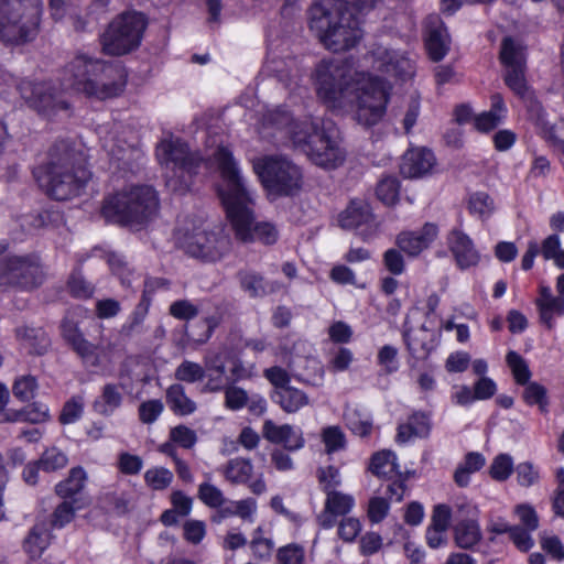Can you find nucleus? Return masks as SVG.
<instances>
[{
	"label": "nucleus",
	"mask_w": 564,
	"mask_h": 564,
	"mask_svg": "<svg viewBox=\"0 0 564 564\" xmlns=\"http://www.w3.org/2000/svg\"><path fill=\"white\" fill-rule=\"evenodd\" d=\"M67 456L59 449L52 447L46 449L39 464L45 471H54L64 468L67 465Z\"/></svg>",
	"instance_id": "58"
},
{
	"label": "nucleus",
	"mask_w": 564,
	"mask_h": 564,
	"mask_svg": "<svg viewBox=\"0 0 564 564\" xmlns=\"http://www.w3.org/2000/svg\"><path fill=\"white\" fill-rule=\"evenodd\" d=\"M467 208L471 216L487 220L495 214L496 203L488 193L479 191L469 195Z\"/></svg>",
	"instance_id": "35"
},
{
	"label": "nucleus",
	"mask_w": 564,
	"mask_h": 564,
	"mask_svg": "<svg viewBox=\"0 0 564 564\" xmlns=\"http://www.w3.org/2000/svg\"><path fill=\"white\" fill-rule=\"evenodd\" d=\"M173 478V473L165 467H151L144 473V482L152 490L166 489Z\"/></svg>",
	"instance_id": "44"
},
{
	"label": "nucleus",
	"mask_w": 564,
	"mask_h": 564,
	"mask_svg": "<svg viewBox=\"0 0 564 564\" xmlns=\"http://www.w3.org/2000/svg\"><path fill=\"white\" fill-rule=\"evenodd\" d=\"M36 390L37 382L32 376L19 377L12 387L13 395L22 402L33 399Z\"/></svg>",
	"instance_id": "54"
},
{
	"label": "nucleus",
	"mask_w": 564,
	"mask_h": 564,
	"mask_svg": "<svg viewBox=\"0 0 564 564\" xmlns=\"http://www.w3.org/2000/svg\"><path fill=\"white\" fill-rule=\"evenodd\" d=\"M436 166L434 153L425 148H413L405 152L400 165L403 176L419 178L431 174Z\"/></svg>",
	"instance_id": "18"
},
{
	"label": "nucleus",
	"mask_w": 564,
	"mask_h": 564,
	"mask_svg": "<svg viewBox=\"0 0 564 564\" xmlns=\"http://www.w3.org/2000/svg\"><path fill=\"white\" fill-rule=\"evenodd\" d=\"M478 510L471 502L462 501L455 505L454 514L460 519L455 525V541L462 549H469L476 545L481 539V531L478 522L475 520Z\"/></svg>",
	"instance_id": "16"
},
{
	"label": "nucleus",
	"mask_w": 564,
	"mask_h": 564,
	"mask_svg": "<svg viewBox=\"0 0 564 564\" xmlns=\"http://www.w3.org/2000/svg\"><path fill=\"white\" fill-rule=\"evenodd\" d=\"M431 430V422L424 413H414L408 422L398 427L397 442L404 444L413 437H425Z\"/></svg>",
	"instance_id": "28"
},
{
	"label": "nucleus",
	"mask_w": 564,
	"mask_h": 564,
	"mask_svg": "<svg viewBox=\"0 0 564 564\" xmlns=\"http://www.w3.org/2000/svg\"><path fill=\"white\" fill-rule=\"evenodd\" d=\"M248 403V393L242 388L228 386L225 388V406L231 411H239Z\"/></svg>",
	"instance_id": "59"
},
{
	"label": "nucleus",
	"mask_w": 564,
	"mask_h": 564,
	"mask_svg": "<svg viewBox=\"0 0 564 564\" xmlns=\"http://www.w3.org/2000/svg\"><path fill=\"white\" fill-rule=\"evenodd\" d=\"M366 70H354L347 61L323 59L312 73L317 98L325 107L339 115H350L360 126L378 124L387 112L391 84L404 83L415 75V63L405 52L391 44H375L364 57Z\"/></svg>",
	"instance_id": "1"
},
{
	"label": "nucleus",
	"mask_w": 564,
	"mask_h": 564,
	"mask_svg": "<svg viewBox=\"0 0 564 564\" xmlns=\"http://www.w3.org/2000/svg\"><path fill=\"white\" fill-rule=\"evenodd\" d=\"M253 171L270 196L293 195L303 185L301 167L284 156L259 158L253 161Z\"/></svg>",
	"instance_id": "11"
},
{
	"label": "nucleus",
	"mask_w": 564,
	"mask_h": 564,
	"mask_svg": "<svg viewBox=\"0 0 564 564\" xmlns=\"http://www.w3.org/2000/svg\"><path fill=\"white\" fill-rule=\"evenodd\" d=\"M262 432L268 441L282 444L289 451H297L304 446L302 430L290 424L276 425L271 420H267Z\"/></svg>",
	"instance_id": "22"
},
{
	"label": "nucleus",
	"mask_w": 564,
	"mask_h": 564,
	"mask_svg": "<svg viewBox=\"0 0 564 564\" xmlns=\"http://www.w3.org/2000/svg\"><path fill=\"white\" fill-rule=\"evenodd\" d=\"M486 465V457L478 452H469L457 465L454 473V480L459 487H467L473 474L479 471Z\"/></svg>",
	"instance_id": "31"
},
{
	"label": "nucleus",
	"mask_w": 564,
	"mask_h": 564,
	"mask_svg": "<svg viewBox=\"0 0 564 564\" xmlns=\"http://www.w3.org/2000/svg\"><path fill=\"white\" fill-rule=\"evenodd\" d=\"M52 540V535L45 524H35L24 542L26 553L32 557H40Z\"/></svg>",
	"instance_id": "38"
},
{
	"label": "nucleus",
	"mask_w": 564,
	"mask_h": 564,
	"mask_svg": "<svg viewBox=\"0 0 564 564\" xmlns=\"http://www.w3.org/2000/svg\"><path fill=\"white\" fill-rule=\"evenodd\" d=\"M19 90L29 106L44 117L52 118L68 109V102L55 94V87L51 83L24 80L19 85Z\"/></svg>",
	"instance_id": "14"
},
{
	"label": "nucleus",
	"mask_w": 564,
	"mask_h": 564,
	"mask_svg": "<svg viewBox=\"0 0 564 564\" xmlns=\"http://www.w3.org/2000/svg\"><path fill=\"white\" fill-rule=\"evenodd\" d=\"M523 400L529 405H538L541 412L547 411L546 389L538 382H530L523 391Z\"/></svg>",
	"instance_id": "51"
},
{
	"label": "nucleus",
	"mask_w": 564,
	"mask_h": 564,
	"mask_svg": "<svg viewBox=\"0 0 564 564\" xmlns=\"http://www.w3.org/2000/svg\"><path fill=\"white\" fill-rule=\"evenodd\" d=\"M204 367L189 360H184L175 370V378L188 383L200 381L204 379Z\"/></svg>",
	"instance_id": "53"
},
{
	"label": "nucleus",
	"mask_w": 564,
	"mask_h": 564,
	"mask_svg": "<svg viewBox=\"0 0 564 564\" xmlns=\"http://www.w3.org/2000/svg\"><path fill=\"white\" fill-rule=\"evenodd\" d=\"M347 427L360 437L368 436L372 431L371 415L361 408L348 406L344 414Z\"/></svg>",
	"instance_id": "33"
},
{
	"label": "nucleus",
	"mask_w": 564,
	"mask_h": 564,
	"mask_svg": "<svg viewBox=\"0 0 564 564\" xmlns=\"http://www.w3.org/2000/svg\"><path fill=\"white\" fill-rule=\"evenodd\" d=\"M437 235V226L426 223L421 229L400 232L397 237V245L409 257H417L430 248Z\"/></svg>",
	"instance_id": "17"
},
{
	"label": "nucleus",
	"mask_w": 564,
	"mask_h": 564,
	"mask_svg": "<svg viewBox=\"0 0 564 564\" xmlns=\"http://www.w3.org/2000/svg\"><path fill=\"white\" fill-rule=\"evenodd\" d=\"M104 148L115 161L118 163L122 162L123 165L129 164L132 160L139 159L141 155L140 150L133 143H128L127 140H120L118 135L112 132L104 138Z\"/></svg>",
	"instance_id": "25"
},
{
	"label": "nucleus",
	"mask_w": 564,
	"mask_h": 564,
	"mask_svg": "<svg viewBox=\"0 0 564 564\" xmlns=\"http://www.w3.org/2000/svg\"><path fill=\"white\" fill-rule=\"evenodd\" d=\"M433 332L425 326L412 328L405 326L404 340L410 352L416 358H424L432 349Z\"/></svg>",
	"instance_id": "26"
},
{
	"label": "nucleus",
	"mask_w": 564,
	"mask_h": 564,
	"mask_svg": "<svg viewBox=\"0 0 564 564\" xmlns=\"http://www.w3.org/2000/svg\"><path fill=\"white\" fill-rule=\"evenodd\" d=\"M177 246L192 258L204 262L223 259L231 248V240L220 227L197 220H185L175 231Z\"/></svg>",
	"instance_id": "8"
},
{
	"label": "nucleus",
	"mask_w": 564,
	"mask_h": 564,
	"mask_svg": "<svg viewBox=\"0 0 564 564\" xmlns=\"http://www.w3.org/2000/svg\"><path fill=\"white\" fill-rule=\"evenodd\" d=\"M34 176L47 194L57 200L80 195L90 178V172L77 164V153L66 143L55 147L51 161L34 170Z\"/></svg>",
	"instance_id": "7"
},
{
	"label": "nucleus",
	"mask_w": 564,
	"mask_h": 564,
	"mask_svg": "<svg viewBox=\"0 0 564 564\" xmlns=\"http://www.w3.org/2000/svg\"><path fill=\"white\" fill-rule=\"evenodd\" d=\"M78 499H74L72 501L62 502L54 511L52 523L56 528H63L68 524L77 509H80L82 506L77 505Z\"/></svg>",
	"instance_id": "57"
},
{
	"label": "nucleus",
	"mask_w": 564,
	"mask_h": 564,
	"mask_svg": "<svg viewBox=\"0 0 564 564\" xmlns=\"http://www.w3.org/2000/svg\"><path fill=\"white\" fill-rule=\"evenodd\" d=\"M61 327L63 337L73 346L77 354L84 352L87 349L89 341L84 338L78 329L77 322L66 316Z\"/></svg>",
	"instance_id": "43"
},
{
	"label": "nucleus",
	"mask_w": 564,
	"mask_h": 564,
	"mask_svg": "<svg viewBox=\"0 0 564 564\" xmlns=\"http://www.w3.org/2000/svg\"><path fill=\"white\" fill-rule=\"evenodd\" d=\"M380 0H317L308 11L310 30L335 53L352 48L361 39L360 17Z\"/></svg>",
	"instance_id": "4"
},
{
	"label": "nucleus",
	"mask_w": 564,
	"mask_h": 564,
	"mask_svg": "<svg viewBox=\"0 0 564 564\" xmlns=\"http://www.w3.org/2000/svg\"><path fill=\"white\" fill-rule=\"evenodd\" d=\"M220 149L231 154L218 138H210L206 143L207 159L203 160L196 154L189 153L187 145L182 140L173 137L162 139L156 145L155 155L164 170L166 186L172 192L183 194L189 189L193 176L198 173L200 167L215 166L220 174L217 160V152Z\"/></svg>",
	"instance_id": "6"
},
{
	"label": "nucleus",
	"mask_w": 564,
	"mask_h": 564,
	"mask_svg": "<svg viewBox=\"0 0 564 564\" xmlns=\"http://www.w3.org/2000/svg\"><path fill=\"white\" fill-rule=\"evenodd\" d=\"M109 347L95 346L91 343H88L87 349L78 355L87 368L104 370L112 362Z\"/></svg>",
	"instance_id": "37"
},
{
	"label": "nucleus",
	"mask_w": 564,
	"mask_h": 564,
	"mask_svg": "<svg viewBox=\"0 0 564 564\" xmlns=\"http://www.w3.org/2000/svg\"><path fill=\"white\" fill-rule=\"evenodd\" d=\"M517 482L521 487H532L540 481V470L530 462H522L514 468Z\"/></svg>",
	"instance_id": "55"
},
{
	"label": "nucleus",
	"mask_w": 564,
	"mask_h": 564,
	"mask_svg": "<svg viewBox=\"0 0 564 564\" xmlns=\"http://www.w3.org/2000/svg\"><path fill=\"white\" fill-rule=\"evenodd\" d=\"M500 61L505 66L525 65L523 45L511 37H505L501 43Z\"/></svg>",
	"instance_id": "41"
},
{
	"label": "nucleus",
	"mask_w": 564,
	"mask_h": 564,
	"mask_svg": "<svg viewBox=\"0 0 564 564\" xmlns=\"http://www.w3.org/2000/svg\"><path fill=\"white\" fill-rule=\"evenodd\" d=\"M507 115V107L501 95L491 97V109L475 117V127L480 132H488L499 126Z\"/></svg>",
	"instance_id": "27"
},
{
	"label": "nucleus",
	"mask_w": 564,
	"mask_h": 564,
	"mask_svg": "<svg viewBox=\"0 0 564 564\" xmlns=\"http://www.w3.org/2000/svg\"><path fill=\"white\" fill-rule=\"evenodd\" d=\"M147 19L139 12H124L113 19L101 36L102 51L120 56L132 52L141 44Z\"/></svg>",
	"instance_id": "12"
},
{
	"label": "nucleus",
	"mask_w": 564,
	"mask_h": 564,
	"mask_svg": "<svg viewBox=\"0 0 564 564\" xmlns=\"http://www.w3.org/2000/svg\"><path fill=\"white\" fill-rule=\"evenodd\" d=\"M370 470L378 477L386 478H393L401 474L397 463V456L391 451L376 453L371 458Z\"/></svg>",
	"instance_id": "36"
},
{
	"label": "nucleus",
	"mask_w": 564,
	"mask_h": 564,
	"mask_svg": "<svg viewBox=\"0 0 564 564\" xmlns=\"http://www.w3.org/2000/svg\"><path fill=\"white\" fill-rule=\"evenodd\" d=\"M273 400L286 413L299 412L310 402L308 397L304 391L292 386L282 387L280 390H275Z\"/></svg>",
	"instance_id": "29"
},
{
	"label": "nucleus",
	"mask_w": 564,
	"mask_h": 564,
	"mask_svg": "<svg viewBox=\"0 0 564 564\" xmlns=\"http://www.w3.org/2000/svg\"><path fill=\"white\" fill-rule=\"evenodd\" d=\"M275 547L272 536L262 527H258L251 538L250 549L258 560H270Z\"/></svg>",
	"instance_id": "40"
},
{
	"label": "nucleus",
	"mask_w": 564,
	"mask_h": 564,
	"mask_svg": "<svg viewBox=\"0 0 564 564\" xmlns=\"http://www.w3.org/2000/svg\"><path fill=\"white\" fill-rule=\"evenodd\" d=\"M535 304L541 322L549 328L553 327L555 317L564 316V297L554 295L549 286H541Z\"/></svg>",
	"instance_id": "24"
},
{
	"label": "nucleus",
	"mask_w": 564,
	"mask_h": 564,
	"mask_svg": "<svg viewBox=\"0 0 564 564\" xmlns=\"http://www.w3.org/2000/svg\"><path fill=\"white\" fill-rule=\"evenodd\" d=\"M228 355L219 351L205 357V386L207 392H218L230 384V378L227 370Z\"/></svg>",
	"instance_id": "19"
},
{
	"label": "nucleus",
	"mask_w": 564,
	"mask_h": 564,
	"mask_svg": "<svg viewBox=\"0 0 564 564\" xmlns=\"http://www.w3.org/2000/svg\"><path fill=\"white\" fill-rule=\"evenodd\" d=\"M259 132L279 138L325 170H334L345 161L337 129L326 127L319 117L305 115L292 119L284 109H270L262 115Z\"/></svg>",
	"instance_id": "2"
},
{
	"label": "nucleus",
	"mask_w": 564,
	"mask_h": 564,
	"mask_svg": "<svg viewBox=\"0 0 564 564\" xmlns=\"http://www.w3.org/2000/svg\"><path fill=\"white\" fill-rule=\"evenodd\" d=\"M448 246L460 269L476 265L480 259L473 240L460 230H453L448 236Z\"/></svg>",
	"instance_id": "23"
},
{
	"label": "nucleus",
	"mask_w": 564,
	"mask_h": 564,
	"mask_svg": "<svg viewBox=\"0 0 564 564\" xmlns=\"http://www.w3.org/2000/svg\"><path fill=\"white\" fill-rule=\"evenodd\" d=\"M338 225L343 229L356 230L364 239L372 238L379 229L370 205L364 199H351L347 207L338 214Z\"/></svg>",
	"instance_id": "15"
},
{
	"label": "nucleus",
	"mask_w": 564,
	"mask_h": 564,
	"mask_svg": "<svg viewBox=\"0 0 564 564\" xmlns=\"http://www.w3.org/2000/svg\"><path fill=\"white\" fill-rule=\"evenodd\" d=\"M276 556L280 564H303L304 549L299 544H289L280 547Z\"/></svg>",
	"instance_id": "64"
},
{
	"label": "nucleus",
	"mask_w": 564,
	"mask_h": 564,
	"mask_svg": "<svg viewBox=\"0 0 564 564\" xmlns=\"http://www.w3.org/2000/svg\"><path fill=\"white\" fill-rule=\"evenodd\" d=\"M41 281L42 271L34 259L21 256H6L0 259V289H31Z\"/></svg>",
	"instance_id": "13"
},
{
	"label": "nucleus",
	"mask_w": 564,
	"mask_h": 564,
	"mask_svg": "<svg viewBox=\"0 0 564 564\" xmlns=\"http://www.w3.org/2000/svg\"><path fill=\"white\" fill-rule=\"evenodd\" d=\"M221 473L228 482L231 485L247 484L253 473V465L249 459L232 458L221 467Z\"/></svg>",
	"instance_id": "32"
},
{
	"label": "nucleus",
	"mask_w": 564,
	"mask_h": 564,
	"mask_svg": "<svg viewBox=\"0 0 564 564\" xmlns=\"http://www.w3.org/2000/svg\"><path fill=\"white\" fill-rule=\"evenodd\" d=\"M513 470V459L506 453L497 455L489 466V475L496 481H506Z\"/></svg>",
	"instance_id": "45"
},
{
	"label": "nucleus",
	"mask_w": 564,
	"mask_h": 564,
	"mask_svg": "<svg viewBox=\"0 0 564 564\" xmlns=\"http://www.w3.org/2000/svg\"><path fill=\"white\" fill-rule=\"evenodd\" d=\"M507 364L517 383L525 384L529 382L531 377L529 366L518 352L509 351L507 354Z\"/></svg>",
	"instance_id": "52"
},
{
	"label": "nucleus",
	"mask_w": 564,
	"mask_h": 564,
	"mask_svg": "<svg viewBox=\"0 0 564 564\" xmlns=\"http://www.w3.org/2000/svg\"><path fill=\"white\" fill-rule=\"evenodd\" d=\"M166 403L177 415H189L196 411V403L187 397L183 386L175 383L166 390Z\"/></svg>",
	"instance_id": "34"
},
{
	"label": "nucleus",
	"mask_w": 564,
	"mask_h": 564,
	"mask_svg": "<svg viewBox=\"0 0 564 564\" xmlns=\"http://www.w3.org/2000/svg\"><path fill=\"white\" fill-rule=\"evenodd\" d=\"M117 467L124 475H138L143 467V460L138 455L123 452L118 456Z\"/></svg>",
	"instance_id": "62"
},
{
	"label": "nucleus",
	"mask_w": 564,
	"mask_h": 564,
	"mask_svg": "<svg viewBox=\"0 0 564 564\" xmlns=\"http://www.w3.org/2000/svg\"><path fill=\"white\" fill-rule=\"evenodd\" d=\"M354 496L335 490L326 494L324 510L318 517L319 524L325 529H330L335 524V518L348 514L355 507Z\"/></svg>",
	"instance_id": "20"
},
{
	"label": "nucleus",
	"mask_w": 564,
	"mask_h": 564,
	"mask_svg": "<svg viewBox=\"0 0 564 564\" xmlns=\"http://www.w3.org/2000/svg\"><path fill=\"white\" fill-rule=\"evenodd\" d=\"M197 496L209 508H219L226 502L223 490L209 481H204L198 486Z\"/></svg>",
	"instance_id": "46"
},
{
	"label": "nucleus",
	"mask_w": 564,
	"mask_h": 564,
	"mask_svg": "<svg viewBox=\"0 0 564 564\" xmlns=\"http://www.w3.org/2000/svg\"><path fill=\"white\" fill-rule=\"evenodd\" d=\"M505 82L517 95L525 97L528 86L524 78L525 65L506 66Z\"/></svg>",
	"instance_id": "48"
},
{
	"label": "nucleus",
	"mask_w": 564,
	"mask_h": 564,
	"mask_svg": "<svg viewBox=\"0 0 564 564\" xmlns=\"http://www.w3.org/2000/svg\"><path fill=\"white\" fill-rule=\"evenodd\" d=\"M316 477L321 489L326 494L337 490L341 485L340 470L335 466L319 467Z\"/></svg>",
	"instance_id": "49"
},
{
	"label": "nucleus",
	"mask_w": 564,
	"mask_h": 564,
	"mask_svg": "<svg viewBox=\"0 0 564 564\" xmlns=\"http://www.w3.org/2000/svg\"><path fill=\"white\" fill-rule=\"evenodd\" d=\"M86 479V471L82 467H75L65 480L56 485V494L64 499L72 498L83 490Z\"/></svg>",
	"instance_id": "39"
},
{
	"label": "nucleus",
	"mask_w": 564,
	"mask_h": 564,
	"mask_svg": "<svg viewBox=\"0 0 564 564\" xmlns=\"http://www.w3.org/2000/svg\"><path fill=\"white\" fill-rule=\"evenodd\" d=\"M158 209V194L151 186H130L109 196L101 213L108 221L134 226L150 220Z\"/></svg>",
	"instance_id": "9"
},
{
	"label": "nucleus",
	"mask_w": 564,
	"mask_h": 564,
	"mask_svg": "<svg viewBox=\"0 0 564 564\" xmlns=\"http://www.w3.org/2000/svg\"><path fill=\"white\" fill-rule=\"evenodd\" d=\"M41 14V0H0V40L17 44L33 40Z\"/></svg>",
	"instance_id": "10"
},
{
	"label": "nucleus",
	"mask_w": 564,
	"mask_h": 564,
	"mask_svg": "<svg viewBox=\"0 0 564 564\" xmlns=\"http://www.w3.org/2000/svg\"><path fill=\"white\" fill-rule=\"evenodd\" d=\"M121 387L107 383L102 387L100 395L94 402V409L101 415L109 416L122 404Z\"/></svg>",
	"instance_id": "30"
},
{
	"label": "nucleus",
	"mask_w": 564,
	"mask_h": 564,
	"mask_svg": "<svg viewBox=\"0 0 564 564\" xmlns=\"http://www.w3.org/2000/svg\"><path fill=\"white\" fill-rule=\"evenodd\" d=\"M362 524L358 518L347 517L338 523V536L344 541L351 543L360 534Z\"/></svg>",
	"instance_id": "60"
},
{
	"label": "nucleus",
	"mask_w": 564,
	"mask_h": 564,
	"mask_svg": "<svg viewBox=\"0 0 564 564\" xmlns=\"http://www.w3.org/2000/svg\"><path fill=\"white\" fill-rule=\"evenodd\" d=\"M377 196L386 205H393L399 199L400 182L394 176L383 177L377 186Z\"/></svg>",
	"instance_id": "47"
},
{
	"label": "nucleus",
	"mask_w": 564,
	"mask_h": 564,
	"mask_svg": "<svg viewBox=\"0 0 564 564\" xmlns=\"http://www.w3.org/2000/svg\"><path fill=\"white\" fill-rule=\"evenodd\" d=\"M257 512V502L252 498L232 501L230 506L225 509L228 516H237L245 521L253 522Z\"/></svg>",
	"instance_id": "50"
},
{
	"label": "nucleus",
	"mask_w": 564,
	"mask_h": 564,
	"mask_svg": "<svg viewBox=\"0 0 564 564\" xmlns=\"http://www.w3.org/2000/svg\"><path fill=\"white\" fill-rule=\"evenodd\" d=\"M59 85L65 91L107 99L123 91L127 72L120 62H106L77 53L61 70Z\"/></svg>",
	"instance_id": "5"
},
{
	"label": "nucleus",
	"mask_w": 564,
	"mask_h": 564,
	"mask_svg": "<svg viewBox=\"0 0 564 564\" xmlns=\"http://www.w3.org/2000/svg\"><path fill=\"white\" fill-rule=\"evenodd\" d=\"M321 438L325 446V452L328 455L343 451L346 447L345 433L341 427L337 425L324 427L321 432Z\"/></svg>",
	"instance_id": "42"
},
{
	"label": "nucleus",
	"mask_w": 564,
	"mask_h": 564,
	"mask_svg": "<svg viewBox=\"0 0 564 564\" xmlns=\"http://www.w3.org/2000/svg\"><path fill=\"white\" fill-rule=\"evenodd\" d=\"M217 160L220 169L217 193L237 239H258L267 245L274 243L278 230L270 223H256L254 193L247 185L232 154L220 149L217 152Z\"/></svg>",
	"instance_id": "3"
},
{
	"label": "nucleus",
	"mask_w": 564,
	"mask_h": 564,
	"mask_svg": "<svg viewBox=\"0 0 564 564\" xmlns=\"http://www.w3.org/2000/svg\"><path fill=\"white\" fill-rule=\"evenodd\" d=\"M170 440L183 448H192L197 442V435L194 430L178 425L171 430Z\"/></svg>",
	"instance_id": "61"
},
{
	"label": "nucleus",
	"mask_w": 564,
	"mask_h": 564,
	"mask_svg": "<svg viewBox=\"0 0 564 564\" xmlns=\"http://www.w3.org/2000/svg\"><path fill=\"white\" fill-rule=\"evenodd\" d=\"M164 405L160 400H149L139 406V419L144 424H151L162 414Z\"/></svg>",
	"instance_id": "63"
},
{
	"label": "nucleus",
	"mask_w": 564,
	"mask_h": 564,
	"mask_svg": "<svg viewBox=\"0 0 564 564\" xmlns=\"http://www.w3.org/2000/svg\"><path fill=\"white\" fill-rule=\"evenodd\" d=\"M390 510L389 501L379 496L371 497L367 506V517L373 524L382 522Z\"/></svg>",
	"instance_id": "56"
},
{
	"label": "nucleus",
	"mask_w": 564,
	"mask_h": 564,
	"mask_svg": "<svg viewBox=\"0 0 564 564\" xmlns=\"http://www.w3.org/2000/svg\"><path fill=\"white\" fill-rule=\"evenodd\" d=\"M426 48L430 57L438 62L445 57L449 50V36L444 23L437 15L426 20Z\"/></svg>",
	"instance_id": "21"
}]
</instances>
